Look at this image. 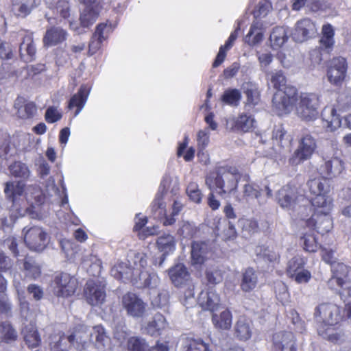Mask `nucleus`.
<instances>
[{
    "mask_svg": "<svg viewBox=\"0 0 351 351\" xmlns=\"http://www.w3.org/2000/svg\"><path fill=\"white\" fill-rule=\"evenodd\" d=\"M66 32L60 27H53L46 32L43 38L45 45L52 46L64 41L66 38Z\"/></svg>",
    "mask_w": 351,
    "mask_h": 351,
    "instance_id": "nucleus-34",
    "label": "nucleus"
},
{
    "mask_svg": "<svg viewBox=\"0 0 351 351\" xmlns=\"http://www.w3.org/2000/svg\"><path fill=\"white\" fill-rule=\"evenodd\" d=\"M314 315L316 320L322 324L317 329L319 335L329 341L335 340L334 330L330 326L341 319L340 307L332 303H323L316 307Z\"/></svg>",
    "mask_w": 351,
    "mask_h": 351,
    "instance_id": "nucleus-3",
    "label": "nucleus"
},
{
    "mask_svg": "<svg viewBox=\"0 0 351 351\" xmlns=\"http://www.w3.org/2000/svg\"><path fill=\"white\" fill-rule=\"evenodd\" d=\"M209 247L206 242L195 241L191 244V262L193 265H202L208 258Z\"/></svg>",
    "mask_w": 351,
    "mask_h": 351,
    "instance_id": "nucleus-24",
    "label": "nucleus"
},
{
    "mask_svg": "<svg viewBox=\"0 0 351 351\" xmlns=\"http://www.w3.org/2000/svg\"><path fill=\"white\" fill-rule=\"evenodd\" d=\"M37 1L38 0H12V10L16 16L25 18L38 6Z\"/></svg>",
    "mask_w": 351,
    "mask_h": 351,
    "instance_id": "nucleus-23",
    "label": "nucleus"
},
{
    "mask_svg": "<svg viewBox=\"0 0 351 351\" xmlns=\"http://www.w3.org/2000/svg\"><path fill=\"white\" fill-rule=\"evenodd\" d=\"M167 326V322L165 317L160 313H156L152 319L142 323L141 330L143 334L157 337Z\"/></svg>",
    "mask_w": 351,
    "mask_h": 351,
    "instance_id": "nucleus-19",
    "label": "nucleus"
},
{
    "mask_svg": "<svg viewBox=\"0 0 351 351\" xmlns=\"http://www.w3.org/2000/svg\"><path fill=\"white\" fill-rule=\"evenodd\" d=\"M182 351H210L209 345L200 339H186L182 343Z\"/></svg>",
    "mask_w": 351,
    "mask_h": 351,
    "instance_id": "nucleus-46",
    "label": "nucleus"
},
{
    "mask_svg": "<svg viewBox=\"0 0 351 351\" xmlns=\"http://www.w3.org/2000/svg\"><path fill=\"white\" fill-rule=\"evenodd\" d=\"M273 345L276 351H297L295 338L291 332L280 331L274 333Z\"/></svg>",
    "mask_w": 351,
    "mask_h": 351,
    "instance_id": "nucleus-17",
    "label": "nucleus"
},
{
    "mask_svg": "<svg viewBox=\"0 0 351 351\" xmlns=\"http://www.w3.org/2000/svg\"><path fill=\"white\" fill-rule=\"evenodd\" d=\"M123 308L126 311L127 315L134 318L142 317L147 308V304L141 298L133 293H127L121 299Z\"/></svg>",
    "mask_w": 351,
    "mask_h": 351,
    "instance_id": "nucleus-10",
    "label": "nucleus"
},
{
    "mask_svg": "<svg viewBox=\"0 0 351 351\" xmlns=\"http://www.w3.org/2000/svg\"><path fill=\"white\" fill-rule=\"evenodd\" d=\"M325 126L330 131H334L339 127L351 129V114L341 118L339 114L332 115L330 121H326Z\"/></svg>",
    "mask_w": 351,
    "mask_h": 351,
    "instance_id": "nucleus-43",
    "label": "nucleus"
},
{
    "mask_svg": "<svg viewBox=\"0 0 351 351\" xmlns=\"http://www.w3.org/2000/svg\"><path fill=\"white\" fill-rule=\"evenodd\" d=\"M71 346H73L70 335L66 336L64 334L60 335L57 341L50 343L51 350L53 351H67Z\"/></svg>",
    "mask_w": 351,
    "mask_h": 351,
    "instance_id": "nucleus-55",
    "label": "nucleus"
},
{
    "mask_svg": "<svg viewBox=\"0 0 351 351\" xmlns=\"http://www.w3.org/2000/svg\"><path fill=\"white\" fill-rule=\"evenodd\" d=\"M26 199L34 207L42 205L45 202V197L40 186L30 185L27 189Z\"/></svg>",
    "mask_w": 351,
    "mask_h": 351,
    "instance_id": "nucleus-41",
    "label": "nucleus"
},
{
    "mask_svg": "<svg viewBox=\"0 0 351 351\" xmlns=\"http://www.w3.org/2000/svg\"><path fill=\"white\" fill-rule=\"evenodd\" d=\"M9 169L13 176L23 180H27L31 175L29 167L21 162H14L10 165Z\"/></svg>",
    "mask_w": 351,
    "mask_h": 351,
    "instance_id": "nucleus-49",
    "label": "nucleus"
},
{
    "mask_svg": "<svg viewBox=\"0 0 351 351\" xmlns=\"http://www.w3.org/2000/svg\"><path fill=\"white\" fill-rule=\"evenodd\" d=\"M220 302L219 296L213 288L202 291L198 298V304L203 310L215 311Z\"/></svg>",
    "mask_w": 351,
    "mask_h": 351,
    "instance_id": "nucleus-21",
    "label": "nucleus"
},
{
    "mask_svg": "<svg viewBox=\"0 0 351 351\" xmlns=\"http://www.w3.org/2000/svg\"><path fill=\"white\" fill-rule=\"evenodd\" d=\"M77 280L67 273L57 274L52 282L53 292L57 297L69 298L72 296L77 287Z\"/></svg>",
    "mask_w": 351,
    "mask_h": 351,
    "instance_id": "nucleus-8",
    "label": "nucleus"
},
{
    "mask_svg": "<svg viewBox=\"0 0 351 351\" xmlns=\"http://www.w3.org/2000/svg\"><path fill=\"white\" fill-rule=\"evenodd\" d=\"M306 223L308 227L315 229L318 233L322 234L330 231L333 226L330 213H314L311 218L306 220Z\"/></svg>",
    "mask_w": 351,
    "mask_h": 351,
    "instance_id": "nucleus-18",
    "label": "nucleus"
},
{
    "mask_svg": "<svg viewBox=\"0 0 351 351\" xmlns=\"http://www.w3.org/2000/svg\"><path fill=\"white\" fill-rule=\"evenodd\" d=\"M327 178H315L307 182V186L311 193L318 195L326 194L328 192V183Z\"/></svg>",
    "mask_w": 351,
    "mask_h": 351,
    "instance_id": "nucleus-40",
    "label": "nucleus"
},
{
    "mask_svg": "<svg viewBox=\"0 0 351 351\" xmlns=\"http://www.w3.org/2000/svg\"><path fill=\"white\" fill-rule=\"evenodd\" d=\"M23 335L24 341L29 348H36L40 346L41 338L34 326H26L23 330Z\"/></svg>",
    "mask_w": 351,
    "mask_h": 351,
    "instance_id": "nucleus-35",
    "label": "nucleus"
},
{
    "mask_svg": "<svg viewBox=\"0 0 351 351\" xmlns=\"http://www.w3.org/2000/svg\"><path fill=\"white\" fill-rule=\"evenodd\" d=\"M302 198L303 196L298 194L297 189L289 184L278 190L276 195L279 206L287 210H294Z\"/></svg>",
    "mask_w": 351,
    "mask_h": 351,
    "instance_id": "nucleus-11",
    "label": "nucleus"
},
{
    "mask_svg": "<svg viewBox=\"0 0 351 351\" xmlns=\"http://www.w3.org/2000/svg\"><path fill=\"white\" fill-rule=\"evenodd\" d=\"M128 348L129 351H149V346L145 339L132 337L128 341Z\"/></svg>",
    "mask_w": 351,
    "mask_h": 351,
    "instance_id": "nucleus-58",
    "label": "nucleus"
},
{
    "mask_svg": "<svg viewBox=\"0 0 351 351\" xmlns=\"http://www.w3.org/2000/svg\"><path fill=\"white\" fill-rule=\"evenodd\" d=\"M254 254L258 260H263L265 262L274 263L279 260L280 255L273 247L258 245L254 249Z\"/></svg>",
    "mask_w": 351,
    "mask_h": 351,
    "instance_id": "nucleus-37",
    "label": "nucleus"
},
{
    "mask_svg": "<svg viewBox=\"0 0 351 351\" xmlns=\"http://www.w3.org/2000/svg\"><path fill=\"white\" fill-rule=\"evenodd\" d=\"M324 163L319 168L320 174L325 178L330 179L339 176L344 169L343 161L337 156L323 158Z\"/></svg>",
    "mask_w": 351,
    "mask_h": 351,
    "instance_id": "nucleus-16",
    "label": "nucleus"
},
{
    "mask_svg": "<svg viewBox=\"0 0 351 351\" xmlns=\"http://www.w3.org/2000/svg\"><path fill=\"white\" fill-rule=\"evenodd\" d=\"M239 223L245 236L253 234L259 230L258 221L254 219H242L239 220Z\"/></svg>",
    "mask_w": 351,
    "mask_h": 351,
    "instance_id": "nucleus-56",
    "label": "nucleus"
},
{
    "mask_svg": "<svg viewBox=\"0 0 351 351\" xmlns=\"http://www.w3.org/2000/svg\"><path fill=\"white\" fill-rule=\"evenodd\" d=\"M234 335L241 341L250 339L252 335V322L245 317H239L234 326Z\"/></svg>",
    "mask_w": 351,
    "mask_h": 351,
    "instance_id": "nucleus-25",
    "label": "nucleus"
},
{
    "mask_svg": "<svg viewBox=\"0 0 351 351\" xmlns=\"http://www.w3.org/2000/svg\"><path fill=\"white\" fill-rule=\"evenodd\" d=\"M22 269L25 277L31 280H36L41 275L40 265L32 257L27 256L23 259Z\"/></svg>",
    "mask_w": 351,
    "mask_h": 351,
    "instance_id": "nucleus-30",
    "label": "nucleus"
},
{
    "mask_svg": "<svg viewBox=\"0 0 351 351\" xmlns=\"http://www.w3.org/2000/svg\"><path fill=\"white\" fill-rule=\"evenodd\" d=\"M350 108H351V93L343 92L339 95L337 105L331 110V115L337 114V112L344 111Z\"/></svg>",
    "mask_w": 351,
    "mask_h": 351,
    "instance_id": "nucleus-48",
    "label": "nucleus"
},
{
    "mask_svg": "<svg viewBox=\"0 0 351 351\" xmlns=\"http://www.w3.org/2000/svg\"><path fill=\"white\" fill-rule=\"evenodd\" d=\"M269 39L274 47H280L288 39L285 29L283 27H275Z\"/></svg>",
    "mask_w": 351,
    "mask_h": 351,
    "instance_id": "nucleus-50",
    "label": "nucleus"
},
{
    "mask_svg": "<svg viewBox=\"0 0 351 351\" xmlns=\"http://www.w3.org/2000/svg\"><path fill=\"white\" fill-rule=\"evenodd\" d=\"M212 321L215 328L221 330H229L232 326V315L229 310L226 309L219 315L214 313Z\"/></svg>",
    "mask_w": 351,
    "mask_h": 351,
    "instance_id": "nucleus-38",
    "label": "nucleus"
},
{
    "mask_svg": "<svg viewBox=\"0 0 351 351\" xmlns=\"http://www.w3.org/2000/svg\"><path fill=\"white\" fill-rule=\"evenodd\" d=\"M139 282L137 285L138 287H148L150 289L156 288L160 282V278L158 275L152 272L141 271L139 275Z\"/></svg>",
    "mask_w": 351,
    "mask_h": 351,
    "instance_id": "nucleus-42",
    "label": "nucleus"
},
{
    "mask_svg": "<svg viewBox=\"0 0 351 351\" xmlns=\"http://www.w3.org/2000/svg\"><path fill=\"white\" fill-rule=\"evenodd\" d=\"M241 99V92L236 88H229L224 91L221 96V101L229 106H237Z\"/></svg>",
    "mask_w": 351,
    "mask_h": 351,
    "instance_id": "nucleus-51",
    "label": "nucleus"
},
{
    "mask_svg": "<svg viewBox=\"0 0 351 351\" xmlns=\"http://www.w3.org/2000/svg\"><path fill=\"white\" fill-rule=\"evenodd\" d=\"M62 112L55 106L47 108L45 114V119L48 123L57 122L62 119Z\"/></svg>",
    "mask_w": 351,
    "mask_h": 351,
    "instance_id": "nucleus-63",
    "label": "nucleus"
},
{
    "mask_svg": "<svg viewBox=\"0 0 351 351\" xmlns=\"http://www.w3.org/2000/svg\"><path fill=\"white\" fill-rule=\"evenodd\" d=\"M197 141L199 148L201 149H205L210 141V134L208 128L201 130L198 132Z\"/></svg>",
    "mask_w": 351,
    "mask_h": 351,
    "instance_id": "nucleus-64",
    "label": "nucleus"
},
{
    "mask_svg": "<svg viewBox=\"0 0 351 351\" xmlns=\"http://www.w3.org/2000/svg\"><path fill=\"white\" fill-rule=\"evenodd\" d=\"M243 93L246 95L245 108H249L256 106L260 101V93L258 86L252 82L243 84Z\"/></svg>",
    "mask_w": 351,
    "mask_h": 351,
    "instance_id": "nucleus-28",
    "label": "nucleus"
},
{
    "mask_svg": "<svg viewBox=\"0 0 351 351\" xmlns=\"http://www.w3.org/2000/svg\"><path fill=\"white\" fill-rule=\"evenodd\" d=\"M156 243L158 250L163 252L162 259L160 263V265L165 258V255L174 251L176 243L174 237L170 234H164L159 237Z\"/></svg>",
    "mask_w": 351,
    "mask_h": 351,
    "instance_id": "nucleus-36",
    "label": "nucleus"
},
{
    "mask_svg": "<svg viewBox=\"0 0 351 351\" xmlns=\"http://www.w3.org/2000/svg\"><path fill=\"white\" fill-rule=\"evenodd\" d=\"M24 242L32 251L41 252L48 243V234L40 226L25 227L23 229Z\"/></svg>",
    "mask_w": 351,
    "mask_h": 351,
    "instance_id": "nucleus-7",
    "label": "nucleus"
},
{
    "mask_svg": "<svg viewBox=\"0 0 351 351\" xmlns=\"http://www.w3.org/2000/svg\"><path fill=\"white\" fill-rule=\"evenodd\" d=\"M239 178L240 175L235 167H219L216 176H208L206 183L210 189L215 186L220 189L219 193H230L237 189Z\"/></svg>",
    "mask_w": 351,
    "mask_h": 351,
    "instance_id": "nucleus-4",
    "label": "nucleus"
},
{
    "mask_svg": "<svg viewBox=\"0 0 351 351\" xmlns=\"http://www.w3.org/2000/svg\"><path fill=\"white\" fill-rule=\"evenodd\" d=\"M331 271L332 276L328 281L329 286L332 287L334 284H337L339 287H342L351 273V269L343 263L336 262L331 266Z\"/></svg>",
    "mask_w": 351,
    "mask_h": 351,
    "instance_id": "nucleus-22",
    "label": "nucleus"
},
{
    "mask_svg": "<svg viewBox=\"0 0 351 351\" xmlns=\"http://www.w3.org/2000/svg\"><path fill=\"white\" fill-rule=\"evenodd\" d=\"M311 202L314 207V213H330L332 208V199L326 194L315 195Z\"/></svg>",
    "mask_w": 351,
    "mask_h": 351,
    "instance_id": "nucleus-31",
    "label": "nucleus"
},
{
    "mask_svg": "<svg viewBox=\"0 0 351 351\" xmlns=\"http://www.w3.org/2000/svg\"><path fill=\"white\" fill-rule=\"evenodd\" d=\"M317 34L316 24L311 19L304 18L296 23L292 36L295 41L302 43L315 36Z\"/></svg>",
    "mask_w": 351,
    "mask_h": 351,
    "instance_id": "nucleus-14",
    "label": "nucleus"
},
{
    "mask_svg": "<svg viewBox=\"0 0 351 351\" xmlns=\"http://www.w3.org/2000/svg\"><path fill=\"white\" fill-rule=\"evenodd\" d=\"M0 341L6 343H11L17 339L18 334L16 330L8 322L1 323Z\"/></svg>",
    "mask_w": 351,
    "mask_h": 351,
    "instance_id": "nucleus-44",
    "label": "nucleus"
},
{
    "mask_svg": "<svg viewBox=\"0 0 351 351\" xmlns=\"http://www.w3.org/2000/svg\"><path fill=\"white\" fill-rule=\"evenodd\" d=\"M317 147L316 140L308 132H304L299 145L289 160V164L297 166L310 159Z\"/></svg>",
    "mask_w": 351,
    "mask_h": 351,
    "instance_id": "nucleus-6",
    "label": "nucleus"
},
{
    "mask_svg": "<svg viewBox=\"0 0 351 351\" xmlns=\"http://www.w3.org/2000/svg\"><path fill=\"white\" fill-rule=\"evenodd\" d=\"M169 276L172 283L176 287L183 285L190 277L186 267L181 263L170 268L169 269Z\"/></svg>",
    "mask_w": 351,
    "mask_h": 351,
    "instance_id": "nucleus-26",
    "label": "nucleus"
},
{
    "mask_svg": "<svg viewBox=\"0 0 351 351\" xmlns=\"http://www.w3.org/2000/svg\"><path fill=\"white\" fill-rule=\"evenodd\" d=\"M21 99H17L15 108H17L18 116L21 119H28L33 117L37 111L36 105L33 102H28L23 106L18 107Z\"/></svg>",
    "mask_w": 351,
    "mask_h": 351,
    "instance_id": "nucleus-52",
    "label": "nucleus"
},
{
    "mask_svg": "<svg viewBox=\"0 0 351 351\" xmlns=\"http://www.w3.org/2000/svg\"><path fill=\"white\" fill-rule=\"evenodd\" d=\"M172 178L165 175L160 183L159 191L156 195V197L151 205V210L155 219H161L165 215L166 204L164 202L163 197L166 191L170 189Z\"/></svg>",
    "mask_w": 351,
    "mask_h": 351,
    "instance_id": "nucleus-12",
    "label": "nucleus"
},
{
    "mask_svg": "<svg viewBox=\"0 0 351 351\" xmlns=\"http://www.w3.org/2000/svg\"><path fill=\"white\" fill-rule=\"evenodd\" d=\"M99 13V7L93 5L86 6L82 9L80 14V21L82 27L88 28L91 26L97 19Z\"/></svg>",
    "mask_w": 351,
    "mask_h": 351,
    "instance_id": "nucleus-32",
    "label": "nucleus"
},
{
    "mask_svg": "<svg viewBox=\"0 0 351 351\" xmlns=\"http://www.w3.org/2000/svg\"><path fill=\"white\" fill-rule=\"evenodd\" d=\"M84 293L86 302L90 305L101 304L106 298L105 286L97 280H90L86 283Z\"/></svg>",
    "mask_w": 351,
    "mask_h": 351,
    "instance_id": "nucleus-13",
    "label": "nucleus"
},
{
    "mask_svg": "<svg viewBox=\"0 0 351 351\" xmlns=\"http://www.w3.org/2000/svg\"><path fill=\"white\" fill-rule=\"evenodd\" d=\"M322 37L320 44L325 49H330L334 45L335 31L330 24L324 25L322 29Z\"/></svg>",
    "mask_w": 351,
    "mask_h": 351,
    "instance_id": "nucleus-45",
    "label": "nucleus"
},
{
    "mask_svg": "<svg viewBox=\"0 0 351 351\" xmlns=\"http://www.w3.org/2000/svg\"><path fill=\"white\" fill-rule=\"evenodd\" d=\"M306 264V261L304 258L300 256H295L290 259L287 263V273L291 277L293 278V275L302 270Z\"/></svg>",
    "mask_w": 351,
    "mask_h": 351,
    "instance_id": "nucleus-54",
    "label": "nucleus"
},
{
    "mask_svg": "<svg viewBox=\"0 0 351 351\" xmlns=\"http://www.w3.org/2000/svg\"><path fill=\"white\" fill-rule=\"evenodd\" d=\"M243 198L246 202H249L250 199H257L259 204L265 203V202H261L258 199L261 197V193L258 186L246 184L243 186Z\"/></svg>",
    "mask_w": 351,
    "mask_h": 351,
    "instance_id": "nucleus-57",
    "label": "nucleus"
},
{
    "mask_svg": "<svg viewBox=\"0 0 351 351\" xmlns=\"http://www.w3.org/2000/svg\"><path fill=\"white\" fill-rule=\"evenodd\" d=\"M272 140L278 145L284 147L290 144L291 138L282 127L279 126L273 130Z\"/></svg>",
    "mask_w": 351,
    "mask_h": 351,
    "instance_id": "nucleus-53",
    "label": "nucleus"
},
{
    "mask_svg": "<svg viewBox=\"0 0 351 351\" xmlns=\"http://www.w3.org/2000/svg\"><path fill=\"white\" fill-rule=\"evenodd\" d=\"M25 184L21 181L8 182L5 183L4 193L6 197L12 202L10 208V217L16 219L25 215L27 209L22 208L18 204V197L21 196L24 193Z\"/></svg>",
    "mask_w": 351,
    "mask_h": 351,
    "instance_id": "nucleus-9",
    "label": "nucleus"
},
{
    "mask_svg": "<svg viewBox=\"0 0 351 351\" xmlns=\"http://www.w3.org/2000/svg\"><path fill=\"white\" fill-rule=\"evenodd\" d=\"M134 271L127 263L120 262L112 267L111 276L117 280L123 281L132 279Z\"/></svg>",
    "mask_w": 351,
    "mask_h": 351,
    "instance_id": "nucleus-33",
    "label": "nucleus"
},
{
    "mask_svg": "<svg viewBox=\"0 0 351 351\" xmlns=\"http://www.w3.org/2000/svg\"><path fill=\"white\" fill-rule=\"evenodd\" d=\"M347 71V64L345 58L338 57L333 58L327 70V77L330 83L339 85L345 79Z\"/></svg>",
    "mask_w": 351,
    "mask_h": 351,
    "instance_id": "nucleus-15",
    "label": "nucleus"
},
{
    "mask_svg": "<svg viewBox=\"0 0 351 351\" xmlns=\"http://www.w3.org/2000/svg\"><path fill=\"white\" fill-rule=\"evenodd\" d=\"M70 339L77 350L86 348L90 341L99 351H108L110 348V339L101 325L95 326L90 330L85 325L79 324L70 334Z\"/></svg>",
    "mask_w": 351,
    "mask_h": 351,
    "instance_id": "nucleus-2",
    "label": "nucleus"
},
{
    "mask_svg": "<svg viewBox=\"0 0 351 351\" xmlns=\"http://www.w3.org/2000/svg\"><path fill=\"white\" fill-rule=\"evenodd\" d=\"M301 240L303 242L304 249L309 252H316L317 243L315 236L312 234H305Z\"/></svg>",
    "mask_w": 351,
    "mask_h": 351,
    "instance_id": "nucleus-62",
    "label": "nucleus"
},
{
    "mask_svg": "<svg viewBox=\"0 0 351 351\" xmlns=\"http://www.w3.org/2000/svg\"><path fill=\"white\" fill-rule=\"evenodd\" d=\"M169 295L168 291H162L152 300V303L154 306L159 308H163L164 311H166L169 305Z\"/></svg>",
    "mask_w": 351,
    "mask_h": 351,
    "instance_id": "nucleus-60",
    "label": "nucleus"
},
{
    "mask_svg": "<svg viewBox=\"0 0 351 351\" xmlns=\"http://www.w3.org/2000/svg\"><path fill=\"white\" fill-rule=\"evenodd\" d=\"M19 35L23 37V41L19 47V53L21 60L25 62H32L35 60L36 48L33 40L32 34H26L25 31L19 32Z\"/></svg>",
    "mask_w": 351,
    "mask_h": 351,
    "instance_id": "nucleus-20",
    "label": "nucleus"
},
{
    "mask_svg": "<svg viewBox=\"0 0 351 351\" xmlns=\"http://www.w3.org/2000/svg\"><path fill=\"white\" fill-rule=\"evenodd\" d=\"M232 123L234 130L246 132L254 127V119L251 116L243 114L232 120Z\"/></svg>",
    "mask_w": 351,
    "mask_h": 351,
    "instance_id": "nucleus-47",
    "label": "nucleus"
},
{
    "mask_svg": "<svg viewBox=\"0 0 351 351\" xmlns=\"http://www.w3.org/2000/svg\"><path fill=\"white\" fill-rule=\"evenodd\" d=\"M240 27L239 26L233 32L231 33L225 45L221 46L217 57L213 64V67H217L223 62L226 56V51L229 50L232 47L233 43L237 38L238 31Z\"/></svg>",
    "mask_w": 351,
    "mask_h": 351,
    "instance_id": "nucleus-39",
    "label": "nucleus"
},
{
    "mask_svg": "<svg viewBox=\"0 0 351 351\" xmlns=\"http://www.w3.org/2000/svg\"><path fill=\"white\" fill-rule=\"evenodd\" d=\"M293 104L295 106L297 115L304 121H310L316 119L318 114L319 98L315 93H302Z\"/></svg>",
    "mask_w": 351,
    "mask_h": 351,
    "instance_id": "nucleus-5",
    "label": "nucleus"
},
{
    "mask_svg": "<svg viewBox=\"0 0 351 351\" xmlns=\"http://www.w3.org/2000/svg\"><path fill=\"white\" fill-rule=\"evenodd\" d=\"M263 38V34L260 29L256 25H252L250 29L245 36V42L250 45H254L258 43Z\"/></svg>",
    "mask_w": 351,
    "mask_h": 351,
    "instance_id": "nucleus-59",
    "label": "nucleus"
},
{
    "mask_svg": "<svg viewBox=\"0 0 351 351\" xmlns=\"http://www.w3.org/2000/svg\"><path fill=\"white\" fill-rule=\"evenodd\" d=\"M270 75L271 83L277 89L273 96V109L280 116L288 114L293 110V104L297 100V89L286 86V77L282 71L271 72Z\"/></svg>",
    "mask_w": 351,
    "mask_h": 351,
    "instance_id": "nucleus-1",
    "label": "nucleus"
},
{
    "mask_svg": "<svg viewBox=\"0 0 351 351\" xmlns=\"http://www.w3.org/2000/svg\"><path fill=\"white\" fill-rule=\"evenodd\" d=\"M258 284V274L252 268L248 267L245 269L242 275L241 289L244 292L253 291Z\"/></svg>",
    "mask_w": 351,
    "mask_h": 351,
    "instance_id": "nucleus-29",
    "label": "nucleus"
},
{
    "mask_svg": "<svg viewBox=\"0 0 351 351\" xmlns=\"http://www.w3.org/2000/svg\"><path fill=\"white\" fill-rule=\"evenodd\" d=\"M206 279L209 284L216 285L221 282L223 280V274L218 267H213L207 269Z\"/></svg>",
    "mask_w": 351,
    "mask_h": 351,
    "instance_id": "nucleus-61",
    "label": "nucleus"
},
{
    "mask_svg": "<svg viewBox=\"0 0 351 351\" xmlns=\"http://www.w3.org/2000/svg\"><path fill=\"white\" fill-rule=\"evenodd\" d=\"M88 93V89L86 86H82L78 92L70 99L68 108L69 109H72L74 107L77 108L74 117H77L82 110L86 102Z\"/></svg>",
    "mask_w": 351,
    "mask_h": 351,
    "instance_id": "nucleus-27",
    "label": "nucleus"
}]
</instances>
